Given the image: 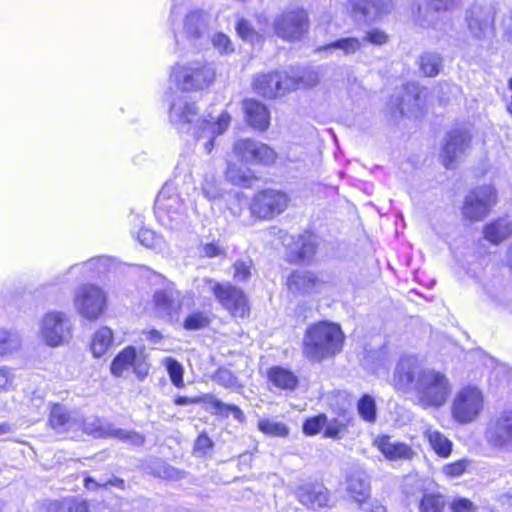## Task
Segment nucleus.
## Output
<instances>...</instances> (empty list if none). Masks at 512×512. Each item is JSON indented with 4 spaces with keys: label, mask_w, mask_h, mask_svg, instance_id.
<instances>
[{
    "label": "nucleus",
    "mask_w": 512,
    "mask_h": 512,
    "mask_svg": "<svg viewBox=\"0 0 512 512\" xmlns=\"http://www.w3.org/2000/svg\"><path fill=\"white\" fill-rule=\"evenodd\" d=\"M414 393L422 408H440L451 394V384L445 374L428 368L417 380Z\"/></svg>",
    "instance_id": "nucleus-4"
},
{
    "label": "nucleus",
    "mask_w": 512,
    "mask_h": 512,
    "mask_svg": "<svg viewBox=\"0 0 512 512\" xmlns=\"http://www.w3.org/2000/svg\"><path fill=\"white\" fill-rule=\"evenodd\" d=\"M163 365L166 368V371L169 375V378L172 382V384L176 388H183L184 387V368L183 365L177 361L175 358L172 357H166L163 359Z\"/></svg>",
    "instance_id": "nucleus-44"
},
{
    "label": "nucleus",
    "mask_w": 512,
    "mask_h": 512,
    "mask_svg": "<svg viewBox=\"0 0 512 512\" xmlns=\"http://www.w3.org/2000/svg\"><path fill=\"white\" fill-rule=\"evenodd\" d=\"M204 289L213 293L219 303L232 316L244 318L249 314V306L244 292L230 283H220L213 279H203Z\"/></svg>",
    "instance_id": "nucleus-7"
},
{
    "label": "nucleus",
    "mask_w": 512,
    "mask_h": 512,
    "mask_svg": "<svg viewBox=\"0 0 512 512\" xmlns=\"http://www.w3.org/2000/svg\"><path fill=\"white\" fill-rule=\"evenodd\" d=\"M512 235V220L499 218L484 227V238L493 243L499 244L508 236Z\"/></svg>",
    "instance_id": "nucleus-38"
},
{
    "label": "nucleus",
    "mask_w": 512,
    "mask_h": 512,
    "mask_svg": "<svg viewBox=\"0 0 512 512\" xmlns=\"http://www.w3.org/2000/svg\"><path fill=\"white\" fill-rule=\"evenodd\" d=\"M225 175L226 179L233 185L242 187H250L254 179L249 169L235 163H228Z\"/></svg>",
    "instance_id": "nucleus-41"
},
{
    "label": "nucleus",
    "mask_w": 512,
    "mask_h": 512,
    "mask_svg": "<svg viewBox=\"0 0 512 512\" xmlns=\"http://www.w3.org/2000/svg\"><path fill=\"white\" fill-rule=\"evenodd\" d=\"M113 343V332L108 327H101L97 330L92 338L91 352L94 357L103 356Z\"/></svg>",
    "instance_id": "nucleus-40"
},
{
    "label": "nucleus",
    "mask_w": 512,
    "mask_h": 512,
    "mask_svg": "<svg viewBox=\"0 0 512 512\" xmlns=\"http://www.w3.org/2000/svg\"><path fill=\"white\" fill-rule=\"evenodd\" d=\"M344 334L340 325L320 321L310 325L303 338V354L312 362H321L342 349Z\"/></svg>",
    "instance_id": "nucleus-2"
},
{
    "label": "nucleus",
    "mask_w": 512,
    "mask_h": 512,
    "mask_svg": "<svg viewBox=\"0 0 512 512\" xmlns=\"http://www.w3.org/2000/svg\"><path fill=\"white\" fill-rule=\"evenodd\" d=\"M345 490L353 501L361 506L370 497V481L361 469H353L345 476Z\"/></svg>",
    "instance_id": "nucleus-28"
},
{
    "label": "nucleus",
    "mask_w": 512,
    "mask_h": 512,
    "mask_svg": "<svg viewBox=\"0 0 512 512\" xmlns=\"http://www.w3.org/2000/svg\"><path fill=\"white\" fill-rule=\"evenodd\" d=\"M253 264L251 260H237L234 265V279L237 282H245L252 275Z\"/></svg>",
    "instance_id": "nucleus-55"
},
{
    "label": "nucleus",
    "mask_w": 512,
    "mask_h": 512,
    "mask_svg": "<svg viewBox=\"0 0 512 512\" xmlns=\"http://www.w3.org/2000/svg\"><path fill=\"white\" fill-rule=\"evenodd\" d=\"M374 445L390 461L409 460L413 457L412 448L403 442L392 441L388 435L377 436Z\"/></svg>",
    "instance_id": "nucleus-30"
},
{
    "label": "nucleus",
    "mask_w": 512,
    "mask_h": 512,
    "mask_svg": "<svg viewBox=\"0 0 512 512\" xmlns=\"http://www.w3.org/2000/svg\"><path fill=\"white\" fill-rule=\"evenodd\" d=\"M326 423L327 416L325 414H319L317 416L308 418L303 423V433L309 436L316 435L325 427Z\"/></svg>",
    "instance_id": "nucleus-53"
},
{
    "label": "nucleus",
    "mask_w": 512,
    "mask_h": 512,
    "mask_svg": "<svg viewBox=\"0 0 512 512\" xmlns=\"http://www.w3.org/2000/svg\"><path fill=\"white\" fill-rule=\"evenodd\" d=\"M235 28L238 36L244 41L252 43L256 38H258L256 31L246 19H239Z\"/></svg>",
    "instance_id": "nucleus-57"
},
{
    "label": "nucleus",
    "mask_w": 512,
    "mask_h": 512,
    "mask_svg": "<svg viewBox=\"0 0 512 512\" xmlns=\"http://www.w3.org/2000/svg\"><path fill=\"white\" fill-rule=\"evenodd\" d=\"M40 330L46 344L57 347L71 338L72 322L67 314L52 311L43 317Z\"/></svg>",
    "instance_id": "nucleus-13"
},
{
    "label": "nucleus",
    "mask_w": 512,
    "mask_h": 512,
    "mask_svg": "<svg viewBox=\"0 0 512 512\" xmlns=\"http://www.w3.org/2000/svg\"><path fill=\"white\" fill-rule=\"evenodd\" d=\"M267 376L275 387L283 390L293 391L299 383L298 377L292 371L281 366L271 367Z\"/></svg>",
    "instance_id": "nucleus-36"
},
{
    "label": "nucleus",
    "mask_w": 512,
    "mask_h": 512,
    "mask_svg": "<svg viewBox=\"0 0 512 512\" xmlns=\"http://www.w3.org/2000/svg\"><path fill=\"white\" fill-rule=\"evenodd\" d=\"M116 267V259L109 256L93 257L81 264H75L69 268V272L79 270L85 279L100 278Z\"/></svg>",
    "instance_id": "nucleus-29"
},
{
    "label": "nucleus",
    "mask_w": 512,
    "mask_h": 512,
    "mask_svg": "<svg viewBox=\"0 0 512 512\" xmlns=\"http://www.w3.org/2000/svg\"><path fill=\"white\" fill-rule=\"evenodd\" d=\"M357 411L362 420L374 423L377 418V406L374 398L364 394L357 402Z\"/></svg>",
    "instance_id": "nucleus-43"
},
{
    "label": "nucleus",
    "mask_w": 512,
    "mask_h": 512,
    "mask_svg": "<svg viewBox=\"0 0 512 512\" xmlns=\"http://www.w3.org/2000/svg\"><path fill=\"white\" fill-rule=\"evenodd\" d=\"M213 446L212 440L207 436L206 433H201L194 444L195 453H200L202 455L206 454L209 449Z\"/></svg>",
    "instance_id": "nucleus-59"
},
{
    "label": "nucleus",
    "mask_w": 512,
    "mask_h": 512,
    "mask_svg": "<svg viewBox=\"0 0 512 512\" xmlns=\"http://www.w3.org/2000/svg\"><path fill=\"white\" fill-rule=\"evenodd\" d=\"M151 473L159 478L166 480H179L182 478V472L164 461H154L151 466Z\"/></svg>",
    "instance_id": "nucleus-46"
},
{
    "label": "nucleus",
    "mask_w": 512,
    "mask_h": 512,
    "mask_svg": "<svg viewBox=\"0 0 512 512\" xmlns=\"http://www.w3.org/2000/svg\"><path fill=\"white\" fill-rule=\"evenodd\" d=\"M191 177L190 159L187 155L180 157L175 176L167 181L155 199L154 213L158 222L169 230H180L187 225V205L180 188L179 176Z\"/></svg>",
    "instance_id": "nucleus-1"
},
{
    "label": "nucleus",
    "mask_w": 512,
    "mask_h": 512,
    "mask_svg": "<svg viewBox=\"0 0 512 512\" xmlns=\"http://www.w3.org/2000/svg\"><path fill=\"white\" fill-rule=\"evenodd\" d=\"M139 243L147 248H155L161 243L159 237L153 230L141 228L137 233Z\"/></svg>",
    "instance_id": "nucleus-56"
},
{
    "label": "nucleus",
    "mask_w": 512,
    "mask_h": 512,
    "mask_svg": "<svg viewBox=\"0 0 512 512\" xmlns=\"http://www.w3.org/2000/svg\"><path fill=\"white\" fill-rule=\"evenodd\" d=\"M198 114V108L194 102H190L187 96L181 95L173 99L169 110L170 123L180 132H188L193 119Z\"/></svg>",
    "instance_id": "nucleus-26"
},
{
    "label": "nucleus",
    "mask_w": 512,
    "mask_h": 512,
    "mask_svg": "<svg viewBox=\"0 0 512 512\" xmlns=\"http://www.w3.org/2000/svg\"><path fill=\"white\" fill-rule=\"evenodd\" d=\"M445 503L441 496L423 494L419 504L420 512H443Z\"/></svg>",
    "instance_id": "nucleus-50"
},
{
    "label": "nucleus",
    "mask_w": 512,
    "mask_h": 512,
    "mask_svg": "<svg viewBox=\"0 0 512 512\" xmlns=\"http://www.w3.org/2000/svg\"><path fill=\"white\" fill-rule=\"evenodd\" d=\"M452 5L453 0H417L412 8L414 21L423 28L434 27L441 12L449 10Z\"/></svg>",
    "instance_id": "nucleus-25"
},
{
    "label": "nucleus",
    "mask_w": 512,
    "mask_h": 512,
    "mask_svg": "<svg viewBox=\"0 0 512 512\" xmlns=\"http://www.w3.org/2000/svg\"><path fill=\"white\" fill-rule=\"evenodd\" d=\"M469 463L470 462L468 460L461 459L456 462L446 464L443 467V472L448 477L461 476L469 466Z\"/></svg>",
    "instance_id": "nucleus-58"
},
{
    "label": "nucleus",
    "mask_w": 512,
    "mask_h": 512,
    "mask_svg": "<svg viewBox=\"0 0 512 512\" xmlns=\"http://www.w3.org/2000/svg\"><path fill=\"white\" fill-rule=\"evenodd\" d=\"M107 293L95 284L80 285L74 293V307L85 319L97 320L107 308Z\"/></svg>",
    "instance_id": "nucleus-8"
},
{
    "label": "nucleus",
    "mask_w": 512,
    "mask_h": 512,
    "mask_svg": "<svg viewBox=\"0 0 512 512\" xmlns=\"http://www.w3.org/2000/svg\"><path fill=\"white\" fill-rule=\"evenodd\" d=\"M215 76L216 70L212 63L194 60L173 66L170 81L182 91H199L208 88Z\"/></svg>",
    "instance_id": "nucleus-3"
},
{
    "label": "nucleus",
    "mask_w": 512,
    "mask_h": 512,
    "mask_svg": "<svg viewBox=\"0 0 512 512\" xmlns=\"http://www.w3.org/2000/svg\"><path fill=\"white\" fill-rule=\"evenodd\" d=\"M423 368L418 358L412 355L402 356L396 364L393 373V385L396 390L402 392L415 391L417 380L427 371Z\"/></svg>",
    "instance_id": "nucleus-17"
},
{
    "label": "nucleus",
    "mask_w": 512,
    "mask_h": 512,
    "mask_svg": "<svg viewBox=\"0 0 512 512\" xmlns=\"http://www.w3.org/2000/svg\"><path fill=\"white\" fill-rule=\"evenodd\" d=\"M504 36L508 42L512 43V9L503 20Z\"/></svg>",
    "instance_id": "nucleus-62"
},
{
    "label": "nucleus",
    "mask_w": 512,
    "mask_h": 512,
    "mask_svg": "<svg viewBox=\"0 0 512 512\" xmlns=\"http://www.w3.org/2000/svg\"><path fill=\"white\" fill-rule=\"evenodd\" d=\"M233 151L242 162L252 165H270L277 158L276 152L267 144L253 139L236 141Z\"/></svg>",
    "instance_id": "nucleus-15"
},
{
    "label": "nucleus",
    "mask_w": 512,
    "mask_h": 512,
    "mask_svg": "<svg viewBox=\"0 0 512 512\" xmlns=\"http://www.w3.org/2000/svg\"><path fill=\"white\" fill-rule=\"evenodd\" d=\"M494 18L495 11L491 5L473 4L465 14L468 30L476 39L493 36Z\"/></svg>",
    "instance_id": "nucleus-16"
},
{
    "label": "nucleus",
    "mask_w": 512,
    "mask_h": 512,
    "mask_svg": "<svg viewBox=\"0 0 512 512\" xmlns=\"http://www.w3.org/2000/svg\"><path fill=\"white\" fill-rule=\"evenodd\" d=\"M304 82L303 76L290 75L287 71L271 72L256 77L254 90L263 97L276 98L286 92L298 88Z\"/></svg>",
    "instance_id": "nucleus-10"
},
{
    "label": "nucleus",
    "mask_w": 512,
    "mask_h": 512,
    "mask_svg": "<svg viewBox=\"0 0 512 512\" xmlns=\"http://www.w3.org/2000/svg\"><path fill=\"white\" fill-rule=\"evenodd\" d=\"M471 134L466 128H457L450 131L445 137L442 148L443 164L452 169L456 161L465 154L470 147Z\"/></svg>",
    "instance_id": "nucleus-23"
},
{
    "label": "nucleus",
    "mask_w": 512,
    "mask_h": 512,
    "mask_svg": "<svg viewBox=\"0 0 512 512\" xmlns=\"http://www.w3.org/2000/svg\"><path fill=\"white\" fill-rule=\"evenodd\" d=\"M22 346V339L18 332L0 328V359H7L18 353Z\"/></svg>",
    "instance_id": "nucleus-39"
},
{
    "label": "nucleus",
    "mask_w": 512,
    "mask_h": 512,
    "mask_svg": "<svg viewBox=\"0 0 512 512\" xmlns=\"http://www.w3.org/2000/svg\"><path fill=\"white\" fill-rule=\"evenodd\" d=\"M258 429L266 435L275 437H286L289 434L285 424L270 419L259 420Z\"/></svg>",
    "instance_id": "nucleus-48"
},
{
    "label": "nucleus",
    "mask_w": 512,
    "mask_h": 512,
    "mask_svg": "<svg viewBox=\"0 0 512 512\" xmlns=\"http://www.w3.org/2000/svg\"><path fill=\"white\" fill-rule=\"evenodd\" d=\"M212 380L226 389L236 390L242 387L235 374L224 367H220L215 371L212 375Z\"/></svg>",
    "instance_id": "nucleus-47"
},
{
    "label": "nucleus",
    "mask_w": 512,
    "mask_h": 512,
    "mask_svg": "<svg viewBox=\"0 0 512 512\" xmlns=\"http://www.w3.org/2000/svg\"><path fill=\"white\" fill-rule=\"evenodd\" d=\"M224 249L216 242L202 245L200 253L208 258H213L224 254Z\"/></svg>",
    "instance_id": "nucleus-60"
},
{
    "label": "nucleus",
    "mask_w": 512,
    "mask_h": 512,
    "mask_svg": "<svg viewBox=\"0 0 512 512\" xmlns=\"http://www.w3.org/2000/svg\"><path fill=\"white\" fill-rule=\"evenodd\" d=\"M79 413L70 411L65 406L54 404L49 415V425L58 435L71 438L79 436Z\"/></svg>",
    "instance_id": "nucleus-24"
},
{
    "label": "nucleus",
    "mask_w": 512,
    "mask_h": 512,
    "mask_svg": "<svg viewBox=\"0 0 512 512\" xmlns=\"http://www.w3.org/2000/svg\"><path fill=\"white\" fill-rule=\"evenodd\" d=\"M214 49L221 55H228L234 52V46L231 39L224 33L218 32L212 36L211 39Z\"/></svg>",
    "instance_id": "nucleus-54"
},
{
    "label": "nucleus",
    "mask_w": 512,
    "mask_h": 512,
    "mask_svg": "<svg viewBox=\"0 0 512 512\" xmlns=\"http://www.w3.org/2000/svg\"><path fill=\"white\" fill-rule=\"evenodd\" d=\"M44 512H88V504L85 500L73 497L62 500L47 501L42 505Z\"/></svg>",
    "instance_id": "nucleus-37"
},
{
    "label": "nucleus",
    "mask_w": 512,
    "mask_h": 512,
    "mask_svg": "<svg viewBox=\"0 0 512 512\" xmlns=\"http://www.w3.org/2000/svg\"><path fill=\"white\" fill-rule=\"evenodd\" d=\"M318 238L311 232H304L297 237H291L286 244V260L292 264H309L318 248Z\"/></svg>",
    "instance_id": "nucleus-20"
},
{
    "label": "nucleus",
    "mask_w": 512,
    "mask_h": 512,
    "mask_svg": "<svg viewBox=\"0 0 512 512\" xmlns=\"http://www.w3.org/2000/svg\"><path fill=\"white\" fill-rule=\"evenodd\" d=\"M484 407L482 392L475 386L460 389L453 400L451 412L453 419L460 424L473 422Z\"/></svg>",
    "instance_id": "nucleus-9"
},
{
    "label": "nucleus",
    "mask_w": 512,
    "mask_h": 512,
    "mask_svg": "<svg viewBox=\"0 0 512 512\" xmlns=\"http://www.w3.org/2000/svg\"><path fill=\"white\" fill-rule=\"evenodd\" d=\"M289 198L286 193L266 189L258 192L250 204L251 213L260 219H271L287 208Z\"/></svg>",
    "instance_id": "nucleus-14"
},
{
    "label": "nucleus",
    "mask_w": 512,
    "mask_h": 512,
    "mask_svg": "<svg viewBox=\"0 0 512 512\" xmlns=\"http://www.w3.org/2000/svg\"><path fill=\"white\" fill-rule=\"evenodd\" d=\"M146 335V339L153 344H157L162 339V334L160 331L156 329H151L147 332H144Z\"/></svg>",
    "instance_id": "nucleus-64"
},
{
    "label": "nucleus",
    "mask_w": 512,
    "mask_h": 512,
    "mask_svg": "<svg viewBox=\"0 0 512 512\" xmlns=\"http://www.w3.org/2000/svg\"><path fill=\"white\" fill-rule=\"evenodd\" d=\"M79 432H83L94 438H115L133 446H142L145 438L133 430H125L96 416L83 418L79 414Z\"/></svg>",
    "instance_id": "nucleus-6"
},
{
    "label": "nucleus",
    "mask_w": 512,
    "mask_h": 512,
    "mask_svg": "<svg viewBox=\"0 0 512 512\" xmlns=\"http://www.w3.org/2000/svg\"><path fill=\"white\" fill-rule=\"evenodd\" d=\"M318 283V278L308 271H293L287 279L288 289L298 293H309L316 288Z\"/></svg>",
    "instance_id": "nucleus-35"
},
{
    "label": "nucleus",
    "mask_w": 512,
    "mask_h": 512,
    "mask_svg": "<svg viewBox=\"0 0 512 512\" xmlns=\"http://www.w3.org/2000/svg\"><path fill=\"white\" fill-rule=\"evenodd\" d=\"M130 369L140 381L147 377L150 364L143 349L138 351L134 346L125 347L115 356L110 366L111 373L116 377L124 376Z\"/></svg>",
    "instance_id": "nucleus-11"
},
{
    "label": "nucleus",
    "mask_w": 512,
    "mask_h": 512,
    "mask_svg": "<svg viewBox=\"0 0 512 512\" xmlns=\"http://www.w3.org/2000/svg\"><path fill=\"white\" fill-rule=\"evenodd\" d=\"M485 439L496 448L512 445V410L502 411L488 422Z\"/></svg>",
    "instance_id": "nucleus-21"
},
{
    "label": "nucleus",
    "mask_w": 512,
    "mask_h": 512,
    "mask_svg": "<svg viewBox=\"0 0 512 512\" xmlns=\"http://www.w3.org/2000/svg\"><path fill=\"white\" fill-rule=\"evenodd\" d=\"M442 67V58L433 52L424 53L420 59V68L428 77L436 76Z\"/></svg>",
    "instance_id": "nucleus-45"
},
{
    "label": "nucleus",
    "mask_w": 512,
    "mask_h": 512,
    "mask_svg": "<svg viewBox=\"0 0 512 512\" xmlns=\"http://www.w3.org/2000/svg\"><path fill=\"white\" fill-rule=\"evenodd\" d=\"M209 119L198 120L194 135L197 141L204 140L203 148L206 153H211L217 136L222 135L229 127L231 116L223 111L217 118L208 115Z\"/></svg>",
    "instance_id": "nucleus-19"
},
{
    "label": "nucleus",
    "mask_w": 512,
    "mask_h": 512,
    "mask_svg": "<svg viewBox=\"0 0 512 512\" xmlns=\"http://www.w3.org/2000/svg\"><path fill=\"white\" fill-rule=\"evenodd\" d=\"M16 369L8 365L0 366V392H11L17 388Z\"/></svg>",
    "instance_id": "nucleus-49"
},
{
    "label": "nucleus",
    "mask_w": 512,
    "mask_h": 512,
    "mask_svg": "<svg viewBox=\"0 0 512 512\" xmlns=\"http://www.w3.org/2000/svg\"><path fill=\"white\" fill-rule=\"evenodd\" d=\"M425 435L438 456L446 458L451 454L452 442L441 432L429 429Z\"/></svg>",
    "instance_id": "nucleus-42"
},
{
    "label": "nucleus",
    "mask_w": 512,
    "mask_h": 512,
    "mask_svg": "<svg viewBox=\"0 0 512 512\" xmlns=\"http://www.w3.org/2000/svg\"><path fill=\"white\" fill-rule=\"evenodd\" d=\"M210 319L204 312L196 311L189 314L184 322L183 327L186 330H199L209 325Z\"/></svg>",
    "instance_id": "nucleus-52"
},
{
    "label": "nucleus",
    "mask_w": 512,
    "mask_h": 512,
    "mask_svg": "<svg viewBox=\"0 0 512 512\" xmlns=\"http://www.w3.org/2000/svg\"><path fill=\"white\" fill-rule=\"evenodd\" d=\"M277 36L286 40H298L308 30V16L303 9L286 11L274 20Z\"/></svg>",
    "instance_id": "nucleus-18"
},
{
    "label": "nucleus",
    "mask_w": 512,
    "mask_h": 512,
    "mask_svg": "<svg viewBox=\"0 0 512 512\" xmlns=\"http://www.w3.org/2000/svg\"><path fill=\"white\" fill-rule=\"evenodd\" d=\"M299 501L308 508L317 509L328 505L329 490L322 484H306L297 490Z\"/></svg>",
    "instance_id": "nucleus-31"
},
{
    "label": "nucleus",
    "mask_w": 512,
    "mask_h": 512,
    "mask_svg": "<svg viewBox=\"0 0 512 512\" xmlns=\"http://www.w3.org/2000/svg\"><path fill=\"white\" fill-rule=\"evenodd\" d=\"M348 426V420L346 418H333L328 421L325 425L324 429V437L339 439L341 438L343 432L346 430Z\"/></svg>",
    "instance_id": "nucleus-51"
},
{
    "label": "nucleus",
    "mask_w": 512,
    "mask_h": 512,
    "mask_svg": "<svg viewBox=\"0 0 512 512\" xmlns=\"http://www.w3.org/2000/svg\"><path fill=\"white\" fill-rule=\"evenodd\" d=\"M200 403L207 404L206 410L214 415L225 418L232 415L234 419L240 423L245 421V415L238 406L233 404H226L217 399L213 394H203L199 396V404Z\"/></svg>",
    "instance_id": "nucleus-34"
},
{
    "label": "nucleus",
    "mask_w": 512,
    "mask_h": 512,
    "mask_svg": "<svg viewBox=\"0 0 512 512\" xmlns=\"http://www.w3.org/2000/svg\"><path fill=\"white\" fill-rule=\"evenodd\" d=\"M353 12L361 15L366 22L374 21L390 12L391 0H350Z\"/></svg>",
    "instance_id": "nucleus-32"
},
{
    "label": "nucleus",
    "mask_w": 512,
    "mask_h": 512,
    "mask_svg": "<svg viewBox=\"0 0 512 512\" xmlns=\"http://www.w3.org/2000/svg\"><path fill=\"white\" fill-rule=\"evenodd\" d=\"M496 200L497 193L493 186L477 187L465 197L462 208L463 216L470 221L482 220L496 204Z\"/></svg>",
    "instance_id": "nucleus-12"
},
{
    "label": "nucleus",
    "mask_w": 512,
    "mask_h": 512,
    "mask_svg": "<svg viewBox=\"0 0 512 512\" xmlns=\"http://www.w3.org/2000/svg\"><path fill=\"white\" fill-rule=\"evenodd\" d=\"M388 35L377 28L369 30L362 40L354 37H346L337 39L323 47H319L318 51H325L332 53L334 50H340L344 55H351L356 53L365 43L375 45H383L387 42Z\"/></svg>",
    "instance_id": "nucleus-22"
},
{
    "label": "nucleus",
    "mask_w": 512,
    "mask_h": 512,
    "mask_svg": "<svg viewBox=\"0 0 512 512\" xmlns=\"http://www.w3.org/2000/svg\"><path fill=\"white\" fill-rule=\"evenodd\" d=\"M170 23L177 42L179 37L196 42L202 39L207 32L209 15L203 10L195 9L182 18L181 7L178 6L177 0H174L170 13Z\"/></svg>",
    "instance_id": "nucleus-5"
},
{
    "label": "nucleus",
    "mask_w": 512,
    "mask_h": 512,
    "mask_svg": "<svg viewBox=\"0 0 512 512\" xmlns=\"http://www.w3.org/2000/svg\"><path fill=\"white\" fill-rule=\"evenodd\" d=\"M153 305L159 317L171 319L180 309V293L172 283H166L163 288L154 291Z\"/></svg>",
    "instance_id": "nucleus-27"
},
{
    "label": "nucleus",
    "mask_w": 512,
    "mask_h": 512,
    "mask_svg": "<svg viewBox=\"0 0 512 512\" xmlns=\"http://www.w3.org/2000/svg\"><path fill=\"white\" fill-rule=\"evenodd\" d=\"M362 508L369 512H386V507L377 500L366 503V506Z\"/></svg>",
    "instance_id": "nucleus-63"
},
{
    "label": "nucleus",
    "mask_w": 512,
    "mask_h": 512,
    "mask_svg": "<svg viewBox=\"0 0 512 512\" xmlns=\"http://www.w3.org/2000/svg\"><path fill=\"white\" fill-rule=\"evenodd\" d=\"M452 510L453 512H475V507L468 499L459 498L452 503Z\"/></svg>",
    "instance_id": "nucleus-61"
},
{
    "label": "nucleus",
    "mask_w": 512,
    "mask_h": 512,
    "mask_svg": "<svg viewBox=\"0 0 512 512\" xmlns=\"http://www.w3.org/2000/svg\"><path fill=\"white\" fill-rule=\"evenodd\" d=\"M243 105L247 123L256 130H267L270 124V114L266 106L254 99L245 100Z\"/></svg>",
    "instance_id": "nucleus-33"
}]
</instances>
